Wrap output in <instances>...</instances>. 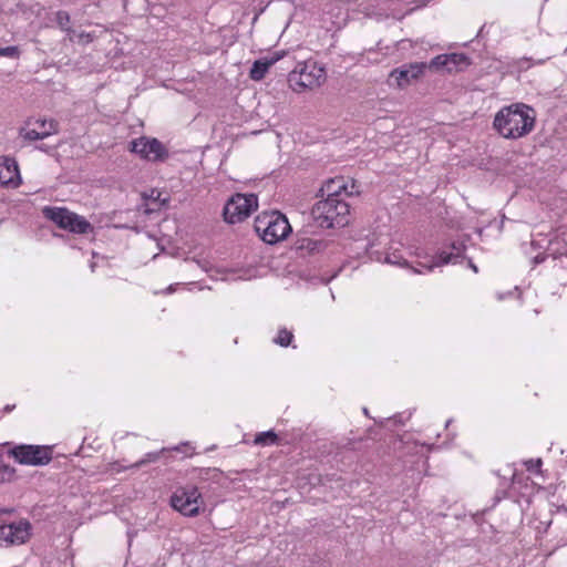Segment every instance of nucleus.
I'll return each mask as SVG.
<instances>
[{"label":"nucleus","mask_w":567,"mask_h":567,"mask_svg":"<svg viewBox=\"0 0 567 567\" xmlns=\"http://www.w3.org/2000/svg\"><path fill=\"white\" fill-rule=\"evenodd\" d=\"M493 126L504 138L517 140L533 131L535 111L523 103L505 106L496 113Z\"/></svg>","instance_id":"1"},{"label":"nucleus","mask_w":567,"mask_h":567,"mask_svg":"<svg viewBox=\"0 0 567 567\" xmlns=\"http://www.w3.org/2000/svg\"><path fill=\"white\" fill-rule=\"evenodd\" d=\"M350 206L344 199L326 198L313 205L311 215L318 227L329 229L349 224Z\"/></svg>","instance_id":"2"},{"label":"nucleus","mask_w":567,"mask_h":567,"mask_svg":"<svg viewBox=\"0 0 567 567\" xmlns=\"http://www.w3.org/2000/svg\"><path fill=\"white\" fill-rule=\"evenodd\" d=\"M254 228L258 236L270 245L284 240L291 233L287 217L278 210L259 214L255 218Z\"/></svg>","instance_id":"3"},{"label":"nucleus","mask_w":567,"mask_h":567,"mask_svg":"<svg viewBox=\"0 0 567 567\" xmlns=\"http://www.w3.org/2000/svg\"><path fill=\"white\" fill-rule=\"evenodd\" d=\"M326 69L315 61L299 63L288 75V84L295 92L320 86L326 81Z\"/></svg>","instance_id":"4"},{"label":"nucleus","mask_w":567,"mask_h":567,"mask_svg":"<svg viewBox=\"0 0 567 567\" xmlns=\"http://www.w3.org/2000/svg\"><path fill=\"white\" fill-rule=\"evenodd\" d=\"M42 212L45 218L53 221L64 230H69L74 234H87L93 230L92 225L83 216L69 210L65 207L45 206Z\"/></svg>","instance_id":"5"},{"label":"nucleus","mask_w":567,"mask_h":567,"mask_svg":"<svg viewBox=\"0 0 567 567\" xmlns=\"http://www.w3.org/2000/svg\"><path fill=\"white\" fill-rule=\"evenodd\" d=\"M203 505L202 494L194 485L178 487L171 496V506L187 517L199 515Z\"/></svg>","instance_id":"6"},{"label":"nucleus","mask_w":567,"mask_h":567,"mask_svg":"<svg viewBox=\"0 0 567 567\" xmlns=\"http://www.w3.org/2000/svg\"><path fill=\"white\" fill-rule=\"evenodd\" d=\"M258 207L255 194H236L231 196L223 210L224 219L228 224L240 223Z\"/></svg>","instance_id":"7"},{"label":"nucleus","mask_w":567,"mask_h":567,"mask_svg":"<svg viewBox=\"0 0 567 567\" xmlns=\"http://www.w3.org/2000/svg\"><path fill=\"white\" fill-rule=\"evenodd\" d=\"M10 454L23 465L42 466L52 460V447L44 445H18Z\"/></svg>","instance_id":"8"},{"label":"nucleus","mask_w":567,"mask_h":567,"mask_svg":"<svg viewBox=\"0 0 567 567\" xmlns=\"http://www.w3.org/2000/svg\"><path fill=\"white\" fill-rule=\"evenodd\" d=\"M130 150L142 158L153 162H163L168 157L166 147L157 138L140 137L133 140Z\"/></svg>","instance_id":"9"},{"label":"nucleus","mask_w":567,"mask_h":567,"mask_svg":"<svg viewBox=\"0 0 567 567\" xmlns=\"http://www.w3.org/2000/svg\"><path fill=\"white\" fill-rule=\"evenodd\" d=\"M31 524L27 519L0 526V539L10 545H20L30 537Z\"/></svg>","instance_id":"10"},{"label":"nucleus","mask_w":567,"mask_h":567,"mask_svg":"<svg viewBox=\"0 0 567 567\" xmlns=\"http://www.w3.org/2000/svg\"><path fill=\"white\" fill-rule=\"evenodd\" d=\"M425 62L404 64L391 71L390 79H393L399 87L409 85L413 80L419 79L425 71Z\"/></svg>","instance_id":"11"},{"label":"nucleus","mask_w":567,"mask_h":567,"mask_svg":"<svg viewBox=\"0 0 567 567\" xmlns=\"http://www.w3.org/2000/svg\"><path fill=\"white\" fill-rule=\"evenodd\" d=\"M353 188L354 185L352 184L351 189L349 190L348 181L343 176H336L326 181L319 192L321 196H326V198L332 197L334 199H342L341 195H352Z\"/></svg>","instance_id":"12"},{"label":"nucleus","mask_w":567,"mask_h":567,"mask_svg":"<svg viewBox=\"0 0 567 567\" xmlns=\"http://www.w3.org/2000/svg\"><path fill=\"white\" fill-rule=\"evenodd\" d=\"M453 251L446 252L442 251L437 256V258H433L430 264H423L419 262L417 265L422 267V269H425L426 271H432L434 267L446 265V264H456L458 262L460 258L462 257V252L464 250L463 244H452Z\"/></svg>","instance_id":"13"},{"label":"nucleus","mask_w":567,"mask_h":567,"mask_svg":"<svg viewBox=\"0 0 567 567\" xmlns=\"http://www.w3.org/2000/svg\"><path fill=\"white\" fill-rule=\"evenodd\" d=\"M58 126V122H50V127L48 130L29 128L28 126H23L19 130V137L27 142L44 140L52 134H56L59 132Z\"/></svg>","instance_id":"14"},{"label":"nucleus","mask_w":567,"mask_h":567,"mask_svg":"<svg viewBox=\"0 0 567 567\" xmlns=\"http://www.w3.org/2000/svg\"><path fill=\"white\" fill-rule=\"evenodd\" d=\"M19 178L18 164L12 158H3L0 162V185H14V181Z\"/></svg>","instance_id":"15"},{"label":"nucleus","mask_w":567,"mask_h":567,"mask_svg":"<svg viewBox=\"0 0 567 567\" xmlns=\"http://www.w3.org/2000/svg\"><path fill=\"white\" fill-rule=\"evenodd\" d=\"M281 56L276 55L270 59H260L254 62L249 76L254 81H260L265 78L266 73L268 72L269 68L275 64Z\"/></svg>","instance_id":"16"},{"label":"nucleus","mask_w":567,"mask_h":567,"mask_svg":"<svg viewBox=\"0 0 567 567\" xmlns=\"http://www.w3.org/2000/svg\"><path fill=\"white\" fill-rule=\"evenodd\" d=\"M326 248V244L322 240L309 238V237H299L295 241V249L299 252H308L313 254L317 251H321Z\"/></svg>","instance_id":"17"},{"label":"nucleus","mask_w":567,"mask_h":567,"mask_svg":"<svg viewBox=\"0 0 567 567\" xmlns=\"http://www.w3.org/2000/svg\"><path fill=\"white\" fill-rule=\"evenodd\" d=\"M471 64V59L464 53H450L446 72L457 73L464 71Z\"/></svg>","instance_id":"18"},{"label":"nucleus","mask_w":567,"mask_h":567,"mask_svg":"<svg viewBox=\"0 0 567 567\" xmlns=\"http://www.w3.org/2000/svg\"><path fill=\"white\" fill-rule=\"evenodd\" d=\"M161 453L162 452H150V453L145 454V456L143 458H141L140 461H137L131 465H127V466H122L118 462H114L111 466H112V470L115 472H121L126 468H140L148 463L156 462L159 458Z\"/></svg>","instance_id":"19"},{"label":"nucleus","mask_w":567,"mask_h":567,"mask_svg":"<svg viewBox=\"0 0 567 567\" xmlns=\"http://www.w3.org/2000/svg\"><path fill=\"white\" fill-rule=\"evenodd\" d=\"M197 478L199 481H212L218 483L221 478V471L215 467L198 468L196 470Z\"/></svg>","instance_id":"20"},{"label":"nucleus","mask_w":567,"mask_h":567,"mask_svg":"<svg viewBox=\"0 0 567 567\" xmlns=\"http://www.w3.org/2000/svg\"><path fill=\"white\" fill-rule=\"evenodd\" d=\"M70 14L64 10H60L55 13V22L58 23L61 30L68 33V35L70 33H74V30L70 27Z\"/></svg>","instance_id":"21"},{"label":"nucleus","mask_w":567,"mask_h":567,"mask_svg":"<svg viewBox=\"0 0 567 567\" xmlns=\"http://www.w3.org/2000/svg\"><path fill=\"white\" fill-rule=\"evenodd\" d=\"M278 441V436L274 431L260 432L255 437V443L258 445H272Z\"/></svg>","instance_id":"22"},{"label":"nucleus","mask_w":567,"mask_h":567,"mask_svg":"<svg viewBox=\"0 0 567 567\" xmlns=\"http://www.w3.org/2000/svg\"><path fill=\"white\" fill-rule=\"evenodd\" d=\"M449 54H439L434 56L429 63H426V69L441 71H446L447 69Z\"/></svg>","instance_id":"23"},{"label":"nucleus","mask_w":567,"mask_h":567,"mask_svg":"<svg viewBox=\"0 0 567 567\" xmlns=\"http://www.w3.org/2000/svg\"><path fill=\"white\" fill-rule=\"evenodd\" d=\"M293 340V333L286 328H281L278 331L277 337L274 339V342L280 347H288L291 344Z\"/></svg>","instance_id":"24"},{"label":"nucleus","mask_w":567,"mask_h":567,"mask_svg":"<svg viewBox=\"0 0 567 567\" xmlns=\"http://www.w3.org/2000/svg\"><path fill=\"white\" fill-rule=\"evenodd\" d=\"M384 262L400 267H410L408 260L404 259L402 255L396 251L386 254Z\"/></svg>","instance_id":"25"},{"label":"nucleus","mask_w":567,"mask_h":567,"mask_svg":"<svg viewBox=\"0 0 567 567\" xmlns=\"http://www.w3.org/2000/svg\"><path fill=\"white\" fill-rule=\"evenodd\" d=\"M69 39L72 42H78L80 44H87L94 40V35L89 32H80V33H70Z\"/></svg>","instance_id":"26"},{"label":"nucleus","mask_w":567,"mask_h":567,"mask_svg":"<svg viewBox=\"0 0 567 567\" xmlns=\"http://www.w3.org/2000/svg\"><path fill=\"white\" fill-rule=\"evenodd\" d=\"M20 54H21V51H20L19 47H17V45L0 48V56L19 59Z\"/></svg>","instance_id":"27"},{"label":"nucleus","mask_w":567,"mask_h":567,"mask_svg":"<svg viewBox=\"0 0 567 567\" xmlns=\"http://www.w3.org/2000/svg\"><path fill=\"white\" fill-rule=\"evenodd\" d=\"M50 122H55L54 120L47 118H38L33 123L38 126V130H48L50 127Z\"/></svg>","instance_id":"28"},{"label":"nucleus","mask_w":567,"mask_h":567,"mask_svg":"<svg viewBox=\"0 0 567 567\" xmlns=\"http://www.w3.org/2000/svg\"><path fill=\"white\" fill-rule=\"evenodd\" d=\"M525 464L528 471H538L539 467L542 466V460H529Z\"/></svg>","instance_id":"29"},{"label":"nucleus","mask_w":567,"mask_h":567,"mask_svg":"<svg viewBox=\"0 0 567 567\" xmlns=\"http://www.w3.org/2000/svg\"><path fill=\"white\" fill-rule=\"evenodd\" d=\"M9 468L7 466H3L0 468V482L4 480V474L8 473Z\"/></svg>","instance_id":"30"},{"label":"nucleus","mask_w":567,"mask_h":567,"mask_svg":"<svg viewBox=\"0 0 567 567\" xmlns=\"http://www.w3.org/2000/svg\"><path fill=\"white\" fill-rule=\"evenodd\" d=\"M411 269L413 270L414 274H422L423 272V270L421 268L411 267Z\"/></svg>","instance_id":"31"},{"label":"nucleus","mask_w":567,"mask_h":567,"mask_svg":"<svg viewBox=\"0 0 567 567\" xmlns=\"http://www.w3.org/2000/svg\"><path fill=\"white\" fill-rule=\"evenodd\" d=\"M470 267H471L475 272H477V267H476L474 264L470 262Z\"/></svg>","instance_id":"32"},{"label":"nucleus","mask_w":567,"mask_h":567,"mask_svg":"<svg viewBox=\"0 0 567 567\" xmlns=\"http://www.w3.org/2000/svg\"><path fill=\"white\" fill-rule=\"evenodd\" d=\"M172 291H174V287H173V286H169V287L167 288V292H172Z\"/></svg>","instance_id":"33"},{"label":"nucleus","mask_w":567,"mask_h":567,"mask_svg":"<svg viewBox=\"0 0 567 567\" xmlns=\"http://www.w3.org/2000/svg\"><path fill=\"white\" fill-rule=\"evenodd\" d=\"M37 148L40 151H45L44 145L38 146Z\"/></svg>","instance_id":"34"},{"label":"nucleus","mask_w":567,"mask_h":567,"mask_svg":"<svg viewBox=\"0 0 567 567\" xmlns=\"http://www.w3.org/2000/svg\"><path fill=\"white\" fill-rule=\"evenodd\" d=\"M363 413H364L365 415H369V412H368V409H367V408H364V409H363Z\"/></svg>","instance_id":"35"}]
</instances>
